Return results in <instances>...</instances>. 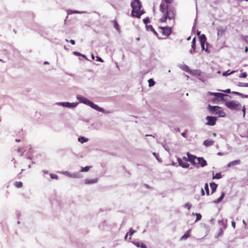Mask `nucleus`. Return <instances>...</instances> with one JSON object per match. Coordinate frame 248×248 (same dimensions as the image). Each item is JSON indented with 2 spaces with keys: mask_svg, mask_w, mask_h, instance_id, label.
I'll list each match as a JSON object with an SVG mask.
<instances>
[{
  "mask_svg": "<svg viewBox=\"0 0 248 248\" xmlns=\"http://www.w3.org/2000/svg\"><path fill=\"white\" fill-rule=\"evenodd\" d=\"M164 3H161L159 6V11L162 16L159 19L160 23L167 22V20L170 24L173 26L175 22L176 11L172 6H169L168 4L172 2L173 0H164Z\"/></svg>",
  "mask_w": 248,
  "mask_h": 248,
  "instance_id": "f257e3e1",
  "label": "nucleus"
},
{
  "mask_svg": "<svg viewBox=\"0 0 248 248\" xmlns=\"http://www.w3.org/2000/svg\"><path fill=\"white\" fill-rule=\"evenodd\" d=\"M131 6L132 8L131 15L133 17L140 18V16L144 14V12L141 10V3L139 0H134L131 2Z\"/></svg>",
  "mask_w": 248,
  "mask_h": 248,
  "instance_id": "f03ea898",
  "label": "nucleus"
},
{
  "mask_svg": "<svg viewBox=\"0 0 248 248\" xmlns=\"http://www.w3.org/2000/svg\"><path fill=\"white\" fill-rule=\"evenodd\" d=\"M225 106L231 109L235 110H240L242 108V111L243 112V117H244L246 114V108L245 106L242 108V106L240 103L237 101H231L226 102L225 103Z\"/></svg>",
  "mask_w": 248,
  "mask_h": 248,
  "instance_id": "7ed1b4c3",
  "label": "nucleus"
},
{
  "mask_svg": "<svg viewBox=\"0 0 248 248\" xmlns=\"http://www.w3.org/2000/svg\"><path fill=\"white\" fill-rule=\"evenodd\" d=\"M208 109L212 113H214L216 115H218L219 117H224L225 113L222 110V108L218 106H212L208 105Z\"/></svg>",
  "mask_w": 248,
  "mask_h": 248,
  "instance_id": "20e7f679",
  "label": "nucleus"
},
{
  "mask_svg": "<svg viewBox=\"0 0 248 248\" xmlns=\"http://www.w3.org/2000/svg\"><path fill=\"white\" fill-rule=\"evenodd\" d=\"M159 32L161 33L163 36L168 37L172 32V27H161L159 28Z\"/></svg>",
  "mask_w": 248,
  "mask_h": 248,
  "instance_id": "39448f33",
  "label": "nucleus"
},
{
  "mask_svg": "<svg viewBox=\"0 0 248 248\" xmlns=\"http://www.w3.org/2000/svg\"><path fill=\"white\" fill-rule=\"evenodd\" d=\"M83 102L91 107L92 108H93V109L97 110L100 112H102L103 111V109L101 108H100L96 104H94L93 102L90 101V100H88L86 99H84V101H83Z\"/></svg>",
  "mask_w": 248,
  "mask_h": 248,
  "instance_id": "423d86ee",
  "label": "nucleus"
},
{
  "mask_svg": "<svg viewBox=\"0 0 248 248\" xmlns=\"http://www.w3.org/2000/svg\"><path fill=\"white\" fill-rule=\"evenodd\" d=\"M206 120H207L206 124L213 126L216 124L217 119L215 117L208 116L206 117Z\"/></svg>",
  "mask_w": 248,
  "mask_h": 248,
  "instance_id": "0eeeda50",
  "label": "nucleus"
},
{
  "mask_svg": "<svg viewBox=\"0 0 248 248\" xmlns=\"http://www.w3.org/2000/svg\"><path fill=\"white\" fill-rule=\"evenodd\" d=\"M217 36L221 37L227 30L226 26H219L217 28Z\"/></svg>",
  "mask_w": 248,
  "mask_h": 248,
  "instance_id": "6e6552de",
  "label": "nucleus"
},
{
  "mask_svg": "<svg viewBox=\"0 0 248 248\" xmlns=\"http://www.w3.org/2000/svg\"><path fill=\"white\" fill-rule=\"evenodd\" d=\"M187 155L188 157V161H189L192 164L194 165H196V160H197V158L196 156L190 155L189 153H187Z\"/></svg>",
  "mask_w": 248,
  "mask_h": 248,
  "instance_id": "1a4fd4ad",
  "label": "nucleus"
},
{
  "mask_svg": "<svg viewBox=\"0 0 248 248\" xmlns=\"http://www.w3.org/2000/svg\"><path fill=\"white\" fill-rule=\"evenodd\" d=\"M178 163L180 166L183 168H186L189 166V164L187 163L188 160H183L181 158H179L177 159Z\"/></svg>",
  "mask_w": 248,
  "mask_h": 248,
  "instance_id": "9d476101",
  "label": "nucleus"
},
{
  "mask_svg": "<svg viewBox=\"0 0 248 248\" xmlns=\"http://www.w3.org/2000/svg\"><path fill=\"white\" fill-rule=\"evenodd\" d=\"M197 160L198 162H196V165H200L202 167L207 165V162L203 157H198Z\"/></svg>",
  "mask_w": 248,
  "mask_h": 248,
  "instance_id": "9b49d317",
  "label": "nucleus"
},
{
  "mask_svg": "<svg viewBox=\"0 0 248 248\" xmlns=\"http://www.w3.org/2000/svg\"><path fill=\"white\" fill-rule=\"evenodd\" d=\"M196 50V38L194 37L192 41L191 42V49L190 50L189 52L190 53L193 54L195 52Z\"/></svg>",
  "mask_w": 248,
  "mask_h": 248,
  "instance_id": "f8f14e48",
  "label": "nucleus"
},
{
  "mask_svg": "<svg viewBox=\"0 0 248 248\" xmlns=\"http://www.w3.org/2000/svg\"><path fill=\"white\" fill-rule=\"evenodd\" d=\"M211 94L214 95L217 98H220L221 100H224V97L227 96V95L219 93H212Z\"/></svg>",
  "mask_w": 248,
  "mask_h": 248,
  "instance_id": "ddd939ff",
  "label": "nucleus"
},
{
  "mask_svg": "<svg viewBox=\"0 0 248 248\" xmlns=\"http://www.w3.org/2000/svg\"><path fill=\"white\" fill-rule=\"evenodd\" d=\"M214 143V141L212 140H206L203 141V145L206 147L212 146Z\"/></svg>",
  "mask_w": 248,
  "mask_h": 248,
  "instance_id": "4468645a",
  "label": "nucleus"
},
{
  "mask_svg": "<svg viewBox=\"0 0 248 248\" xmlns=\"http://www.w3.org/2000/svg\"><path fill=\"white\" fill-rule=\"evenodd\" d=\"M240 162H240V160H235L231 161L228 164V167H230L232 166L239 165L240 164Z\"/></svg>",
  "mask_w": 248,
  "mask_h": 248,
  "instance_id": "2eb2a0df",
  "label": "nucleus"
},
{
  "mask_svg": "<svg viewBox=\"0 0 248 248\" xmlns=\"http://www.w3.org/2000/svg\"><path fill=\"white\" fill-rule=\"evenodd\" d=\"M98 179L97 178L93 179H86L85 180V183L86 184H93L97 183Z\"/></svg>",
  "mask_w": 248,
  "mask_h": 248,
  "instance_id": "dca6fc26",
  "label": "nucleus"
},
{
  "mask_svg": "<svg viewBox=\"0 0 248 248\" xmlns=\"http://www.w3.org/2000/svg\"><path fill=\"white\" fill-rule=\"evenodd\" d=\"M181 68L184 71L189 73V74H192V71L189 69V67L186 64L182 66Z\"/></svg>",
  "mask_w": 248,
  "mask_h": 248,
  "instance_id": "f3484780",
  "label": "nucleus"
},
{
  "mask_svg": "<svg viewBox=\"0 0 248 248\" xmlns=\"http://www.w3.org/2000/svg\"><path fill=\"white\" fill-rule=\"evenodd\" d=\"M210 185L212 190V193H213L216 191L217 187V185L215 183H212L210 184Z\"/></svg>",
  "mask_w": 248,
  "mask_h": 248,
  "instance_id": "a211bd4d",
  "label": "nucleus"
},
{
  "mask_svg": "<svg viewBox=\"0 0 248 248\" xmlns=\"http://www.w3.org/2000/svg\"><path fill=\"white\" fill-rule=\"evenodd\" d=\"M199 39L201 44H205L206 40V38L204 34H202L199 37Z\"/></svg>",
  "mask_w": 248,
  "mask_h": 248,
  "instance_id": "6ab92c4d",
  "label": "nucleus"
},
{
  "mask_svg": "<svg viewBox=\"0 0 248 248\" xmlns=\"http://www.w3.org/2000/svg\"><path fill=\"white\" fill-rule=\"evenodd\" d=\"M134 244L136 247H137L138 248L140 247L141 248H147L146 245L142 243L137 242H135Z\"/></svg>",
  "mask_w": 248,
  "mask_h": 248,
  "instance_id": "aec40b11",
  "label": "nucleus"
},
{
  "mask_svg": "<svg viewBox=\"0 0 248 248\" xmlns=\"http://www.w3.org/2000/svg\"><path fill=\"white\" fill-rule=\"evenodd\" d=\"M14 185L15 186V187H16V188H21L23 186L22 182H20V181L15 182L14 183Z\"/></svg>",
  "mask_w": 248,
  "mask_h": 248,
  "instance_id": "412c9836",
  "label": "nucleus"
},
{
  "mask_svg": "<svg viewBox=\"0 0 248 248\" xmlns=\"http://www.w3.org/2000/svg\"><path fill=\"white\" fill-rule=\"evenodd\" d=\"M224 196H225V193L224 192H222L220 197L219 198H218L216 201H215L214 202L216 203L220 202L223 200Z\"/></svg>",
  "mask_w": 248,
  "mask_h": 248,
  "instance_id": "4be33fe9",
  "label": "nucleus"
},
{
  "mask_svg": "<svg viewBox=\"0 0 248 248\" xmlns=\"http://www.w3.org/2000/svg\"><path fill=\"white\" fill-rule=\"evenodd\" d=\"M222 177L221 173L220 172L217 173L215 175L213 174V179H220Z\"/></svg>",
  "mask_w": 248,
  "mask_h": 248,
  "instance_id": "5701e85b",
  "label": "nucleus"
},
{
  "mask_svg": "<svg viewBox=\"0 0 248 248\" xmlns=\"http://www.w3.org/2000/svg\"><path fill=\"white\" fill-rule=\"evenodd\" d=\"M113 22L114 23V27L115 28V29L119 31L120 30V28L117 21L114 20L113 21Z\"/></svg>",
  "mask_w": 248,
  "mask_h": 248,
  "instance_id": "b1692460",
  "label": "nucleus"
},
{
  "mask_svg": "<svg viewBox=\"0 0 248 248\" xmlns=\"http://www.w3.org/2000/svg\"><path fill=\"white\" fill-rule=\"evenodd\" d=\"M78 140L81 143H83L84 142H85L86 141H88V139L83 137H80V138H78Z\"/></svg>",
  "mask_w": 248,
  "mask_h": 248,
  "instance_id": "393cba45",
  "label": "nucleus"
},
{
  "mask_svg": "<svg viewBox=\"0 0 248 248\" xmlns=\"http://www.w3.org/2000/svg\"><path fill=\"white\" fill-rule=\"evenodd\" d=\"M189 231L190 230H189L184 235H183L181 237V239H186L189 236Z\"/></svg>",
  "mask_w": 248,
  "mask_h": 248,
  "instance_id": "a878e982",
  "label": "nucleus"
},
{
  "mask_svg": "<svg viewBox=\"0 0 248 248\" xmlns=\"http://www.w3.org/2000/svg\"><path fill=\"white\" fill-rule=\"evenodd\" d=\"M148 83L149 87L153 86L155 83L154 80L152 78H150L148 80Z\"/></svg>",
  "mask_w": 248,
  "mask_h": 248,
  "instance_id": "bb28decb",
  "label": "nucleus"
},
{
  "mask_svg": "<svg viewBox=\"0 0 248 248\" xmlns=\"http://www.w3.org/2000/svg\"><path fill=\"white\" fill-rule=\"evenodd\" d=\"M204 189L206 191L207 195H209V189L208 185L207 183H206L205 184Z\"/></svg>",
  "mask_w": 248,
  "mask_h": 248,
  "instance_id": "cd10ccee",
  "label": "nucleus"
},
{
  "mask_svg": "<svg viewBox=\"0 0 248 248\" xmlns=\"http://www.w3.org/2000/svg\"><path fill=\"white\" fill-rule=\"evenodd\" d=\"M89 166H86L85 167H81V171L82 172H87L90 169Z\"/></svg>",
  "mask_w": 248,
  "mask_h": 248,
  "instance_id": "c85d7f7f",
  "label": "nucleus"
},
{
  "mask_svg": "<svg viewBox=\"0 0 248 248\" xmlns=\"http://www.w3.org/2000/svg\"><path fill=\"white\" fill-rule=\"evenodd\" d=\"M229 70H228L226 72H223V74H222V75L223 76H229V75H231V74H232V73H234V72H235L234 71H232V72H231L230 73H229Z\"/></svg>",
  "mask_w": 248,
  "mask_h": 248,
  "instance_id": "c756f323",
  "label": "nucleus"
},
{
  "mask_svg": "<svg viewBox=\"0 0 248 248\" xmlns=\"http://www.w3.org/2000/svg\"><path fill=\"white\" fill-rule=\"evenodd\" d=\"M195 215L196 216V220L195 221L200 220L201 219L202 215L200 213H196Z\"/></svg>",
  "mask_w": 248,
  "mask_h": 248,
  "instance_id": "7c9ffc66",
  "label": "nucleus"
},
{
  "mask_svg": "<svg viewBox=\"0 0 248 248\" xmlns=\"http://www.w3.org/2000/svg\"><path fill=\"white\" fill-rule=\"evenodd\" d=\"M50 178L52 179H58V176L56 174H50Z\"/></svg>",
  "mask_w": 248,
  "mask_h": 248,
  "instance_id": "2f4dec72",
  "label": "nucleus"
},
{
  "mask_svg": "<svg viewBox=\"0 0 248 248\" xmlns=\"http://www.w3.org/2000/svg\"><path fill=\"white\" fill-rule=\"evenodd\" d=\"M247 74L246 72H244L239 75V77L241 78H246L247 77Z\"/></svg>",
  "mask_w": 248,
  "mask_h": 248,
  "instance_id": "473e14b6",
  "label": "nucleus"
},
{
  "mask_svg": "<svg viewBox=\"0 0 248 248\" xmlns=\"http://www.w3.org/2000/svg\"><path fill=\"white\" fill-rule=\"evenodd\" d=\"M63 105L64 106L67 107H71V106H73L72 104L69 102L63 103ZM74 106H73V107Z\"/></svg>",
  "mask_w": 248,
  "mask_h": 248,
  "instance_id": "72a5a7b5",
  "label": "nucleus"
},
{
  "mask_svg": "<svg viewBox=\"0 0 248 248\" xmlns=\"http://www.w3.org/2000/svg\"><path fill=\"white\" fill-rule=\"evenodd\" d=\"M25 151V150H24L22 148L19 147L17 149V152L18 153H23Z\"/></svg>",
  "mask_w": 248,
  "mask_h": 248,
  "instance_id": "f704fd0d",
  "label": "nucleus"
},
{
  "mask_svg": "<svg viewBox=\"0 0 248 248\" xmlns=\"http://www.w3.org/2000/svg\"><path fill=\"white\" fill-rule=\"evenodd\" d=\"M135 232V231L133 230L132 229H131L129 231V232H128L127 233H128V234L129 235H132L134 234V233Z\"/></svg>",
  "mask_w": 248,
  "mask_h": 248,
  "instance_id": "c9c22d12",
  "label": "nucleus"
},
{
  "mask_svg": "<svg viewBox=\"0 0 248 248\" xmlns=\"http://www.w3.org/2000/svg\"><path fill=\"white\" fill-rule=\"evenodd\" d=\"M185 206L189 210L191 207V205L189 203H186L185 204Z\"/></svg>",
  "mask_w": 248,
  "mask_h": 248,
  "instance_id": "e433bc0d",
  "label": "nucleus"
},
{
  "mask_svg": "<svg viewBox=\"0 0 248 248\" xmlns=\"http://www.w3.org/2000/svg\"><path fill=\"white\" fill-rule=\"evenodd\" d=\"M67 42H70L72 45H74L75 44V41L74 40H71L68 41L67 39H65Z\"/></svg>",
  "mask_w": 248,
  "mask_h": 248,
  "instance_id": "4c0bfd02",
  "label": "nucleus"
},
{
  "mask_svg": "<svg viewBox=\"0 0 248 248\" xmlns=\"http://www.w3.org/2000/svg\"><path fill=\"white\" fill-rule=\"evenodd\" d=\"M201 46H202V50H205L207 52H209L208 50H207V49H205V47H204V44H201Z\"/></svg>",
  "mask_w": 248,
  "mask_h": 248,
  "instance_id": "58836bf2",
  "label": "nucleus"
},
{
  "mask_svg": "<svg viewBox=\"0 0 248 248\" xmlns=\"http://www.w3.org/2000/svg\"><path fill=\"white\" fill-rule=\"evenodd\" d=\"M143 22L145 24H146L150 22V21L148 18H146L143 19Z\"/></svg>",
  "mask_w": 248,
  "mask_h": 248,
  "instance_id": "ea45409f",
  "label": "nucleus"
},
{
  "mask_svg": "<svg viewBox=\"0 0 248 248\" xmlns=\"http://www.w3.org/2000/svg\"><path fill=\"white\" fill-rule=\"evenodd\" d=\"M232 226L234 229L235 228V223L234 221L232 222Z\"/></svg>",
  "mask_w": 248,
  "mask_h": 248,
  "instance_id": "a19ab883",
  "label": "nucleus"
},
{
  "mask_svg": "<svg viewBox=\"0 0 248 248\" xmlns=\"http://www.w3.org/2000/svg\"><path fill=\"white\" fill-rule=\"evenodd\" d=\"M223 92H224L225 93H230L231 91H230V89H227L225 91H223Z\"/></svg>",
  "mask_w": 248,
  "mask_h": 248,
  "instance_id": "79ce46f5",
  "label": "nucleus"
},
{
  "mask_svg": "<svg viewBox=\"0 0 248 248\" xmlns=\"http://www.w3.org/2000/svg\"><path fill=\"white\" fill-rule=\"evenodd\" d=\"M96 61H98L99 62H103V60L101 58H99V57H97V60Z\"/></svg>",
  "mask_w": 248,
  "mask_h": 248,
  "instance_id": "37998d69",
  "label": "nucleus"
},
{
  "mask_svg": "<svg viewBox=\"0 0 248 248\" xmlns=\"http://www.w3.org/2000/svg\"><path fill=\"white\" fill-rule=\"evenodd\" d=\"M74 53L77 55V56H80V54L79 53V52H74Z\"/></svg>",
  "mask_w": 248,
  "mask_h": 248,
  "instance_id": "c03bdc74",
  "label": "nucleus"
},
{
  "mask_svg": "<svg viewBox=\"0 0 248 248\" xmlns=\"http://www.w3.org/2000/svg\"><path fill=\"white\" fill-rule=\"evenodd\" d=\"M201 192H202V195H204V190H203V189H202V190H201Z\"/></svg>",
  "mask_w": 248,
  "mask_h": 248,
  "instance_id": "a18cd8bd",
  "label": "nucleus"
},
{
  "mask_svg": "<svg viewBox=\"0 0 248 248\" xmlns=\"http://www.w3.org/2000/svg\"><path fill=\"white\" fill-rule=\"evenodd\" d=\"M182 159L183 160H188V157L186 158V157L184 156V157H183V158Z\"/></svg>",
  "mask_w": 248,
  "mask_h": 248,
  "instance_id": "49530a36",
  "label": "nucleus"
},
{
  "mask_svg": "<svg viewBox=\"0 0 248 248\" xmlns=\"http://www.w3.org/2000/svg\"><path fill=\"white\" fill-rule=\"evenodd\" d=\"M181 135H182L184 137H186V133H182L181 134Z\"/></svg>",
  "mask_w": 248,
  "mask_h": 248,
  "instance_id": "de8ad7c7",
  "label": "nucleus"
},
{
  "mask_svg": "<svg viewBox=\"0 0 248 248\" xmlns=\"http://www.w3.org/2000/svg\"><path fill=\"white\" fill-rule=\"evenodd\" d=\"M243 86H244V87H248V83H245L244 85Z\"/></svg>",
  "mask_w": 248,
  "mask_h": 248,
  "instance_id": "09e8293b",
  "label": "nucleus"
},
{
  "mask_svg": "<svg viewBox=\"0 0 248 248\" xmlns=\"http://www.w3.org/2000/svg\"><path fill=\"white\" fill-rule=\"evenodd\" d=\"M16 142H19V141H20V139H16Z\"/></svg>",
  "mask_w": 248,
  "mask_h": 248,
  "instance_id": "8fccbe9b",
  "label": "nucleus"
},
{
  "mask_svg": "<svg viewBox=\"0 0 248 248\" xmlns=\"http://www.w3.org/2000/svg\"><path fill=\"white\" fill-rule=\"evenodd\" d=\"M243 223L245 224V225H246V223L244 220H243Z\"/></svg>",
  "mask_w": 248,
  "mask_h": 248,
  "instance_id": "3c124183",
  "label": "nucleus"
},
{
  "mask_svg": "<svg viewBox=\"0 0 248 248\" xmlns=\"http://www.w3.org/2000/svg\"><path fill=\"white\" fill-rule=\"evenodd\" d=\"M128 234V233H127L125 235V237H124L125 239H126Z\"/></svg>",
  "mask_w": 248,
  "mask_h": 248,
  "instance_id": "603ef678",
  "label": "nucleus"
},
{
  "mask_svg": "<svg viewBox=\"0 0 248 248\" xmlns=\"http://www.w3.org/2000/svg\"><path fill=\"white\" fill-rule=\"evenodd\" d=\"M217 155H222V154L221 153H217Z\"/></svg>",
  "mask_w": 248,
  "mask_h": 248,
  "instance_id": "864d4df0",
  "label": "nucleus"
},
{
  "mask_svg": "<svg viewBox=\"0 0 248 248\" xmlns=\"http://www.w3.org/2000/svg\"><path fill=\"white\" fill-rule=\"evenodd\" d=\"M92 58L93 60L94 59V56L93 54L92 55Z\"/></svg>",
  "mask_w": 248,
  "mask_h": 248,
  "instance_id": "5fc2aeb1",
  "label": "nucleus"
},
{
  "mask_svg": "<svg viewBox=\"0 0 248 248\" xmlns=\"http://www.w3.org/2000/svg\"><path fill=\"white\" fill-rule=\"evenodd\" d=\"M136 40H137V41H139V40H140V37L137 38H136Z\"/></svg>",
  "mask_w": 248,
  "mask_h": 248,
  "instance_id": "6e6d98bb",
  "label": "nucleus"
},
{
  "mask_svg": "<svg viewBox=\"0 0 248 248\" xmlns=\"http://www.w3.org/2000/svg\"><path fill=\"white\" fill-rule=\"evenodd\" d=\"M248 50V47H246V49H245L246 52H247Z\"/></svg>",
  "mask_w": 248,
  "mask_h": 248,
  "instance_id": "4d7b16f0",
  "label": "nucleus"
},
{
  "mask_svg": "<svg viewBox=\"0 0 248 248\" xmlns=\"http://www.w3.org/2000/svg\"><path fill=\"white\" fill-rule=\"evenodd\" d=\"M234 93H235V94H239V93H238V92H234Z\"/></svg>",
  "mask_w": 248,
  "mask_h": 248,
  "instance_id": "13d9d810",
  "label": "nucleus"
},
{
  "mask_svg": "<svg viewBox=\"0 0 248 248\" xmlns=\"http://www.w3.org/2000/svg\"><path fill=\"white\" fill-rule=\"evenodd\" d=\"M190 37H189L187 38V40H190Z\"/></svg>",
  "mask_w": 248,
  "mask_h": 248,
  "instance_id": "bf43d9fd",
  "label": "nucleus"
},
{
  "mask_svg": "<svg viewBox=\"0 0 248 248\" xmlns=\"http://www.w3.org/2000/svg\"><path fill=\"white\" fill-rule=\"evenodd\" d=\"M146 137H147V136H151V135H146Z\"/></svg>",
  "mask_w": 248,
  "mask_h": 248,
  "instance_id": "052dcab7",
  "label": "nucleus"
},
{
  "mask_svg": "<svg viewBox=\"0 0 248 248\" xmlns=\"http://www.w3.org/2000/svg\"><path fill=\"white\" fill-rule=\"evenodd\" d=\"M150 28H151L152 30H153V27H152V26H150Z\"/></svg>",
  "mask_w": 248,
  "mask_h": 248,
  "instance_id": "680f3d73",
  "label": "nucleus"
},
{
  "mask_svg": "<svg viewBox=\"0 0 248 248\" xmlns=\"http://www.w3.org/2000/svg\"><path fill=\"white\" fill-rule=\"evenodd\" d=\"M153 154H154V155H156V154L155 153H154Z\"/></svg>",
  "mask_w": 248,
  "mask_h": 248,
  "instance_id": "e2e57ef3",
  "label": "nucleus"
}]
</instances>
